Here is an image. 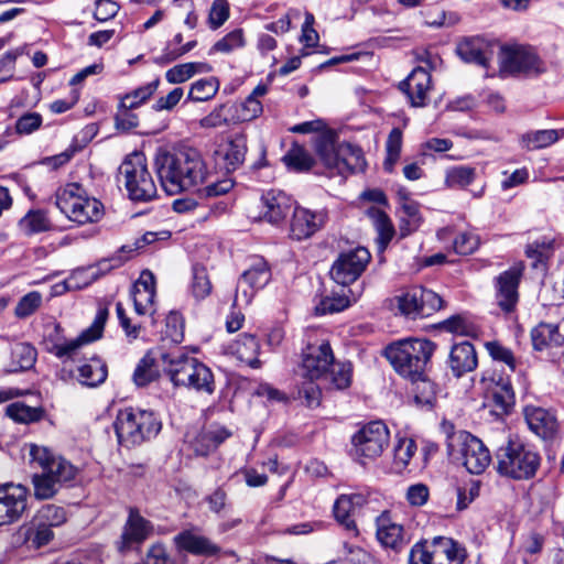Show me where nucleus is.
<instances>
[{"mask_svg":"<svg viewBox=\"0 0 564 564\" xmlns=\"http://www.w3.org/2000/svg\"><path fill=\"white\" fill-rule=\"evenodd\" d=\"M352 365L336 361L327 341L308 345L302 354V361L295 370L294 399L310 409L322 401V389L344 390L350 387Z\"/></svg>","mask_w":564,"mask_h":564,"instance_id":"obj_1","label":"nucleus"},{"mask_svg":"<svg viewBox=\"0 0 564 564\" xmlns=\"http://www.w3.org/2000/svg\"><path fill=\"white\" fill-rule=\"evenodd\" d=\"M153 164L161 186L169 195L192 191L209 176L202 154L194 148L160 149Z\"/></svg>","mask_w":564,"mask_h":564,"instance_id":"obj_2","label":"nucleus"},{"mask_svg":"<svg viewBox=\"0 0 564 564\" xmlns=\"http://www.w3.org/2000/svg\"><path fill=\"white\" fill-rule=\"evenodd\" d=\"M316 163H319L329 177L343 176L366 169V160L360 148L338 141L336 131L328 129L312 139Z\"/></svg>","mask_w":564,"mask_h":564,"instance_id":"obj_3","label":"nucleus"},{"mask_svg":"<svg viewBox=\"0 0 564 564\" xmlns=\"http://www.w3.org/2000/svg\"><path fill=\"white\" fill-rule=\"evenodd\" d=\"M163 368L175 387H185L198 393L212 394L215 390V380L212 370L188 357L181 350L161 355Z\"/></svg>","mask_w":564,"mask_h":564,"instance_id":"obj_4","label":"nucleus"},{"mask_svg":"<svg viewBox=\"0 0 564 564\" xmlns=\"http://www.w3.org/2000/svg\"><path fill=\"white\" fill-rule=\"evenodd\" d=\"M435 348L430 339L406 338L387 346L384 356L400 376L413 380L425 373Z\"/></svg>","mask_w":564,"mask_h":564,"instance_id":"obj_5","label":"nucleus"},{"mask_svg":"<svg viewBox=\"0 0 564 564\" xmlns=\"http://www.w3.org/2000/svg\"><path fill=\"white\" fill-rule=\"evenodd\" d=\"M495 463L500 476L528 480L535 476L541 456L531 445L520 440H508L496 451Z\"/></svg>","mask_w":564,"mask_h":564,"instance_id":"obj_6","label":"nucleus"},{"mask_svg":"<svg viewBox=\"0 0 564 564\" xmlns=\"http://www.w3.org/2000/svg\"><path fill=\"white\" fill-rule=\"evenodd\" d=\"M161 427L162 423L154 412L132 408L121 410L115 422L118 442L127 447L155 437Z\"/></svg>","mask_w":564,"mask_h":564,"instance_id":"obj_7","label":"nucleus"},{"mask_svg":"<svg viewBox=\"0 0 564 564\" xmlns=\"http://www.w3.org/2000/svg\"><path fill=\"white\" fill-rule=\"evenodd\" d=\"M56 206L70 220L79 225L97 223L104 216V205L91 197L77 183L67 184L56 195Z\"/></svg>","mask_w":564,"mask_h":564,"instance_id":"obj_8","label":"nucleus"},{"mask_svg":"<svg viewBox=\"0 0 564 564\" xmlns=\"http://www.w3.org/2000/svg\"><path fill=\"white\" fill-rule=\"evenodd\" d=\"M118 181L123 183L131 200L149 202L156 196L155 182L148 169L147 158L141 152L124 159L119 167Z\"/></svg>","mask_w":564,"mask_h":564,"instance_id":"obj_9","label":"nucleus"},{"mask_svg":"<svg viewBox=\"0 0 564 564\" xmlns=\"http://www.w3.org/2000/svg\"><path fill=\"white\" fill-rule=\"evenodd\" d=\"M447 453L453 460L462 463L468 473L482 474L492 462L489 449L481 440L466 431L448 436Z\"/></svg>","mask_w":564,"mask_h":564,"instance_id":"obj_10","label":"nucleus"},{"mask_svg":"<svg viewBox=\"0 0 564 564\" xmlns=\"http://www.w3.org/2000/svg\"><path fill=\"white\" fill-rule=\"evenodd\" d=\"M390 432L382 421H372L364 425L351 438L355 456L361 464L365 459L379 457L388 446Z\"/></svg>","mask_w":564,"mask_h":564,"instance_id":"obj_11","label":"nucleus"},{"mask_svg":"<svg viewBox=\"0 0 564 564\" xmlns=\"http://www.w3.org/2000/svg\"><path fill=\"white\" fill-rule=\"evenodd\" d=\"M107 317L108 310L100 308L93 324L87 329H85L78 337L61 343H53L52 346L47 347L48 352L56 356L64 364L70 360H76L84 345L93 343L101 337Z\"/></svg>","mask_w":564,"mask_h":564,"instance_id":"obj_12","label":"nucleus"},{"mask_svg":"<svg viewBox=\"0 0 564 564\" xmlns=\"http://www.w3.org/2000/svg\"><path fill=\"white\" fill-rule=\"evenodd\" d=\"M501 72L538 75L545 72V64L533 48L522 45L506 46L500 52Z\"/></svg>","mask_w":564,"mask_h":564,"instance_id":"obj_13","label":"nucleus"},{"mask_svg":"<svg viewBox=\"0 0 564 564\" xmlns=\"http://www.w3.org/2000/svg\"><path fill=\"white\" fill-rule=\"evenodd\" d=\"M370 259V252L364 247L341 252L332 265L330 275L336 283L346 286L361 275Z\"/></svg>","mask_w":564,"mask_h":564,"instance_id":"obj_14","label":"nucleus"},{"mask_svg":"<svg viewBox=\"0 0 564 564\" xmlns=\"http://www.w3.org/2000/svg\"><path fill=\"white\" fill-rule=\"evenodd\" d=\"M271 280V270L268 262L261 257L251 259L249 267L241 273L235 296V304L243 302L250 304L254 292L264 288Z\"/></svg>","mask_w":564,"mask_h":564,"instance_id":"obj_15","label":"nucleus"},{"mask_svg":"<svg viewBox=\"0 0 564 564\" xmlns=\"http://www.w3.org/2000/svg\"><path fill=\"white\" fill-rule=\"evenodd\" d=\"M29 489L22 485L4 484L0 486V525L18 521L28 506Z\"/></svg>","mask_w":564,"mask_h":564,"instance_id":"obj_16","label":"nucleus"},{"mask_svg":"<svg viewBox=\"0 0 564 564\" xmlns=\"http://www.w3.org/2000/svg\"><path fill=\"white\" fill-rule=\"evenodd\" d=\"M522 265H513L496 278V303L505 313H511L519 300Z\"/></svg>","mask_w":564,"mask_h":564,"instance_id":"obj_17","label":"nucleus"},{"mask_svg":"<svg viewBox=\"0 0 564 564\" xmlns=\"http://www.w3.org/2000/svg\"><path fill=\"white\" fill-rule=\"evenodd\" d=\"M153 532L152 523L143 518L137 509H130L123 525L118 550L123 553L133 545L143 543Z\"/></svg>","mask_w":564,"mask_h":564,"instance_id":"obj_18","label":"nucleus"},{"mask_svg":"<svg viewBox=\"0 0 564 564\" xmlns=\"http://www.w3.org/2000/svg\"><path fill=\"white\" fill-rule=\"evenodd\" d=\"M326 221L323 212H313L304 207H295L291 219V237L303 240L318 231Z\"/></svg>","mask_w":564,"mask_h":564,"instance_id":"obj_19","label":"nucleus"},{"mask_svg":"<svg viewBox=\"0 0 564 564\" xmlns=\"http://www.w3.org/2000/svg\"><path fill=\"white\" fill-rule=\"evenodd\" d=\"M261 219L270 224H279L289 215L293 202L280 189H270L261 197Z\"/></svg>","mask_w":564,"mask_h":564,"instance_id":"obj_20","label":"nucleus"},{"mask_svg":"<svg viewBox=\"0 0 564 564\" xmlns=\"http://www.w3.org/2000/svg\"><path fill=\"white\" fill-rule=\"evenodd\" d=\"M431 84L430 73L423 67H416L400 83L399 87L408 96L412 106L422 107L426 104Z\"/></svg>","mask_w":564,"mask_h":564,"instance_id":"obj_21","label":"nucleus"},{"mask_svg":"<svg viewBox=\"0 0 564 564\" xmlns=\"http://www.w3.org/2000/svg\"><path fill=\"white\" fill-rule=\"evenodd\" d=\"M376 523V535L383 547L400 552L406 546L408 540L403 527L393 522L387 512L381 513Z\"/></svg>","mask_w":564,"mask_h":564,"instance_id":"obj_22","label":"nucleus"},{"mask_svg":"<svg viewBox=\"0 0 564 564\" xmlns=\"http://www.w3.org/2000/svg\"><path fill=\"white\" fill-rule=\"evenodd\" d=\"M524 417L529 429L543 440H552L558 430L555 415L542 408L527 406Z\"/></svg>","mask_w":564,"mask_h":564,"instance_id":"obj_23","label":"nucleus"},{"mask_svg":"<svg viewBox=\"0 0 564 564\" xmlns=\"http://www.w3.org/2000/svg\"><path fill=\"white\" fill-rule=\"evenodd\" d=\"M366 499L360 494L340 495L334 505V514L336 520L354 535L358 534L357 525L354 520L357 510L364 506Z\"/></svg>","mask_w":564,"mask_h":564,"instance_id":"obj_24","label":"nucleus"},{"mask_svg":"<svg viewBox=\"0 0 564 564\" xmlns=\"http://www.w3.org/2000/svg\"><path fill=\"white\" fill-rule=\"evenodd\" d=\"M478 365L475 347L469 341L455 344L449 352L448 366L457 378L476 369Z\"/></svg>","mask_w":564,"mask_h":564,"instance_id":"obj_25","label":"nucleus"},{"mask_svg":"<svg viewBox=\"0 0 564 564\" xmlns=\"http://www.w3.org/2000/svg\"><path fill=\"white\" fill-rule=\"evenodd\" d=\"M155 297V279L150 271H143L133 285L132 300L139 315L151 312Z\"/></svg>","mask_w":564,"mask_h":564,"instance_id":"obj_26","label":"nucleus"},{"mask_svg":"<svg viewBox=\"0 0 564 564\" xmlns=\"http://www.w3.org/2000/svg\"><path fill=\"white\" fill-rule=\"evenodd\" d=\"M174 543L180 550L194 555L213 556L219 553L220 547L208 538L184 530L174 536Z\"/></svg>","mask_w":564,"mask_h":564,"instance_id":"obj_27","label":"nucleus"},{"mask_svg":"<svg viewBox=\"0 0 564 564\" xmlns=\"http://www.w3.org/2000/svg\"><path fill=\"white\" fill-rule=\"evenodd\" d=\"M434 564H463L467 557L466 549L446 536L434 538Z\"/></svg>","mask_w":564,"mask_h":564,"instance_id":"obj_28","label":"nucleus"},{"mask_svg":"<svg viewBox=\"0 0 564 564\" xmlns=\"http://www.w3.org/2000/svg\"><path fill=\"white\" fill-rule=\"evenodd\" d=\"M231 433L224 426L210 425L203 429L192 441V447L197 455L206 456L224 443Z\"/></svg>","mask_w":564,"mask_h":564,"instance_id":"obj_29","label":"nucleus"},{"mask_svg":"<svg viewBox=\"0 0 564 564\" xmlns=\"http://www.w3.org/2000/svg\"><path fill=\"white\" fill-rule=\"evenodd\" d=\"M77 370L78 381L87 387H97L104 383L108 376L107 365L96 356L85 359Z\"/></svg>","mask_w":564,"mask_h":564,"instance_id":"obj_30","label":"nucleus"},{"mask_svg":"<svg viewBox=\"0 0 564 564\" xmlns=\"http://www.w3.org/2000/svg\"><path fill=\"white\" fill-rule=\"evenodd\" d=\"M561 138H564V129L535 130L523 133L520 137V144L527 151H535L554 144Z\"/></svg>","mask_w":564,"mask_h":564,"instance_id":"obj_31","label":"nucleus"},{"mask_svg":"<svg viewBox=\"0 0 564 564\" xmlns=\"http://www.w3.org/2000/svg\"><path fill=\"white\" fill-rule=\"evenodd\" d=\"M532 345L535 350H544L551 347H560L564 344V337L558 327L550 323H540L531 330Z\"/></svg>","mask_w":564,"mask_h":564,"instance_id":"obj_32","label":"nucleus"},{"mask_svg":"<svg viewBox=\"0 0 564 564\" xmlns=\"http://www.w3.org/2000/svg\"><path fill=\"white\" fill-rule=\"evenodd\" d=\"M488 45L479 37L466 39L457 46V54L467 62L487 67Z\"/></svg>","mask_w":564,"mask_h":564,"instance_id":"obj_33","label":"nucleus"},{"mask_svg":"<svg viewBox=\"0 0 564 564\" xmlns=\"http://www.w3.org/2000/svg\"><path fill=\"white\" fill-rule=\"evenodd\" d=\"M366 214L378 232V245L379 249L382 251L392 240L394 236V227L389 216L380 208L370 207L367 209Z\"/></svg>","mask_w":564,"mask_h":564,"instance_id":"obj_34","label":"nucleus"},{"mask_svg":"<svg viewBox=\"0 0 564 564\" xmlns=\"http://www.w3.org/2000/svg\"><path fill=\"white\" fill-rule=\"evenodd\" d=\"M6 414L17 423L31 424L41 421L45 415V410L41 405H28L17 401L6 408Z\"/></svg>","mask_w":564,"mask_h":564,"instance_id":"obj_35","label":"nucleus"},{"mask_svg":"<svg viewBox=\"0 0 564 564\" xmlns=\"http://www.w3.org/2000/svg\"><path fill=\"white\" fill-rule=\"evenodd\" d=\"M282 160L288 169L294 172H307L316 164L311 153L297 143L291 145Z\"/></svg>","mask_w":564,"mask_h":564,"instance_id":"obj_36","label":"nucleus"},{"mask_svg":"<svg viewBox=\"0 0 564 564\" xmlns=\"http://www.w3.org/2000/svg\"><path fill=\"white\" fill-rule=\"evenodd\" d=\"M234 349L235 354L241 361L246 362L251 368L260 367L261 362L258 359L260 345L253 335L243 334L240 336L236 341Z\"/></svg>","mask_w":564,"mask_h":564,"instance_id":"obj_37","label":"nucleus"},{"mask_svg":"<svg viewBox=\"0 0 564 564\" xmlns=\"http://www.w3.org/2000/svg\"><path fill=\"white\" fill-rule=\"evenodd\" d=\"M416 449L417 446L414 440L409 437L399 438L393 447L392 469L397 474H402L410 465Z\"/></svg>","mask_w":564,"mask_h":564,"instance_id":"obj_38","label":"nucleus"},{"mask_svg":"<svg viewBox=\"0 0 564 564\" xmlns=\"http://www.w3.org/2000/svg\"><path fill=\"white\" fill-rule=\"evenodd\" d=\"M19 226L26 235H34L48 231L53 225L43 209H31L19 221Z\"/></svg>","mask_w":564,"mask_h":564,"instance_id":"obj_39","label":"nucleus"},{"mask_svg":"<svg viewBox=\"0 0 564 564\" xmlns=\"http://www.w3.org/2000/svg\"><path fill=\"white\" fill-rule=\"evenodd\" d=\"M494 411L497 414H507L514 403V394L509 381L497 383L491 391Z\"/></svg>","mask_w":564,"mask_h":564,"instance_id":"obj_40","label":"nucleus"},{"mask_svg":"<svg viewBox=\"0 0 564 564\" xmlns=\"http://www.w3.org/2000/svg\"><path fill=\"white\" fill-rule=\"evenodd\" d=\"M159 86L160 78H155L152 82L121 96L119 102L122 104L123 107L137 109L152 97V95L158 90Z\"/></svg>","mask_w":564,"mask_h":564,"instance_id":"obj_41","label":"nucleus"},{"mask_svg":"<svg viewBox=\"0 0 564 564\" xmlns=\"http://www.w3.org/2000/svg\"><path fill=\"white\" fill-rule=\"evenodd\" d=\"M210 67L205 63H184L175 65L165 73L170 84H181L188 80L197 73L209 72Z\"/></svg>","mask_w":564,"mask_h":564,"instance_id":"obj_42","label":"nucleus"},{"mask_svg":"<svg viewBox=\"0 0 564 564\" xmlns=\"http://www.w3.org/2000/svg\"><path fill=\"white\" fill-rule=\"evenodd\" d=\"M247 153V138L243 134L235 135L228 143L225 161L227 170L238 169L245 161Z\"/></svg>","mask_w":564,"mask_h":564,"instance_id":"obj_43","label":"nucleus"},{"mask_svg":"<svg viewBox=\"0 0 564 564\" xmlns=\"http://www.w3.org/2000/svg\"><path fill=\"white\" fill-rule=\"evenodd\" d=\"M13 371L29 370L36 361V349L28 343H18L11 350Z\"/></svg>","mask_w":564,"mask_h":564,"instance_id":"obj_44","label":"nucleus"},{"mask_svg":"<svg viewBox=\"0 0 564 564\" xmlns=\"http://www.w3.org/2000/svg\"><path fill=\"white\" fill-rule=\"evenodd\" d=\"M45 471L59 482V485H63L75 480L79 469L67 459L57 456L54 460H51V465Z\"/></svg>","mask_w":564,"mask_h":564,"instance_id":"obj_45","label":"nucleus"},{"mask_svg":"<svg viewBox=\"0 0 564 564\" xmlns=\"http://www.w3.org/2000/svg\"><path fill=\"white\" fill-rule=\"evenodd\" d=\"M32 484L34 487V497L39 500L53 498L62 486L46 471L34 474L32 476Z\"/></svg>","mask_w":564,"mask_h":564,"instance_id":"obj_46","label":"nucleus"},{"mask_svg":"<svg viewBox=\"0 0 564 564\" xmlns=\"http://www.w3.org/2000/svg\"><path fill=\"white\" fill-rule=\"evenodd\" d=\"M234 110L232 119L238 122L251 121L262 113V105L257 97L250 95L245 101L228 109Z\"/></svg>","mask_w":564,"mask_h":564,"instance_id":"obj_47","label":"nucleus"},{"mask_svg":"<svg viewBox=\"0 0 564 564\" xmlns=\"http://www.w3.org/2000/svg\"><path fill=\"white\" fill-rule=\"evenodd\" d=\"M476 178V169L467 165L451 167L446 171L445 183L452 188H465Z\"/></svg>","mask_w":564,"mask_h":564,"instance_id":"obj_48","label":"nucleus"},{"mask_svg":"<svg viewBox=\"0 0 564 564\" xmlns=\"http://www.w3.org/2000/svg\"><path fill=\"white\" fill-rule=\"evenodd\" d=\"M66 519L65 509L55 505L43 506L33 518L35 523H41L50 529L62 525Z\"/></svg>","mask_w":564,"mask_h":564,"instance_id":"obj_49","label":"nucleus"},{"mask_svg":"<svg viewBox=\"0 0 564 564\" xmlns=\"http://www.w3.org/2000/svg\"><path fill=\"white\" fill-rule=\"evenodd\" d=\"M413 383V394L416 404L422 406H432L436 398L435 384L425 377V373L417 379L411 380Z\"/></svg>","mask_w":564,"mask_h":564,"instance_id":"obj_50","label":"nucleus"},{"mask_svg":"<svg viewBox=\"0 0 564 564\" xmlns=\"http://www.w3.org/2000/svg\"><path fill=\"white\" fill-rule=\"evenodd\" d=\"M218 89L219 82L217 78H203L192 84L188 99L193 101H207L217 94Z\"/></svg>","mask_w":564,"mask_h":564,"instance_id":"obj_51","label":"nucleus"},{"mask_svg":"<svg viewBox=\"0 0 564 564\" xmlns=\"http://www.w3.org/2000/svg\"><path fill=\"white\" fill-rule=\"evenodd\" d=\"M402 149V131L399 128H393L386 142L387 158L383 162V167L387 172L391 173L398 162Z\"/></svg>","mask_w":564,"mask_h":564,"instance_id":"obj_52","label":"nucleus"},{"mask_svg":"<svg viewBox=\"0 0 564 564\" xmlns=\"http://www.w3.org/2000/svg\"><path fill=\"white\" fill-rule=\"evenodd\" d=\"M54 538L53 530L32 520L25 533V542L32 549H41L47 545Z\"/></svg>","mask_w":564,"mask_h":564,"instance_id":"obj_53","label":"nucleus"},{"mask_svg":"<svg viewBox=\"0 0 564 564\" xmlns=\"http://www.w3.org/2000/svg\"><path fill=\"white\" fill-rule=\"evenodd\" d=\"M419 286H414L401 295L395 296L399 311L406 316L421 317V305L419 300Z\"/></svg>","mask_w":564,"mask_h":564,"instance_id":"obj_54","label":"nucleus"},{"mask_svg":"<svg viewBox=\"0 0 564 564\" xmlns=\"http://www.w3.org/2000/svg\"><path fill=\"white\" fill-rule=\"evenodd\" d=\"M158 370L154 366V359L150 355H145L137 365L133 371V382L138 387H144L155 380Z\"/></svg>","mask_w":564,"mask_h":564,"instance_id":"obj_55","label":"nucleus"},{"mask_svg":"<svg viewBox=\"0 0 564 564\" xmlns=\"http://www.w3.org/2000/svg\"><path fill=\"white\" fill-rule=\"evenodd\" d=\"M164 340L180 344L184 338V319L178 312H170L165 318Z\"/></svg>","mask_w":564,"mask_h":564,"instance_id":"obj_56","label":"nucleus"},{"mask_svg":"<svg viewBox=\"0 0 564 564\" xmlns=\"http://www.w3.org/2000/svg\"><path fill=\"white\" fill-rule=\"evenodd\" d=\"M192 292L198 300H203L210 294L212 283L205 267L195 265L193 268Z\"/></svg>","mask_w":564,"mask_h":564,"instance_id":"obj_57","label":"nucleus"},{"mask_svg":"<svg viewBox=\"0 0 564 564\" xmlns=\"http://www.w3.org/2000/svg\"><path fill=\"white\" fill-rule=\"evenodd\" d=\"M350 305V300L345 293H333L330 296H325L316 306L318 314L336 313L347 308Z\"/></svg>","mask_w":564,"mask_h":564,"instance_id":"obj_58","label":"nucleus"},{"mask_svg":"<svg viewBox=\"0 0 564 564\" xmlns=\"http://www.w3.org/2000/svg\"><path fill=\"white\" fill-rule=\"evenodd\" d=\"M421 317L430 316L443 307L442 297L432 290L419 286Z\"/></svg>","mask_w":564,"mask_h":564,"instance_id":"obj_59","label":"nucleus"},{"mask_svg":"<svg viewBox=\"0 0 564 564\" xmlns=\"http://www.w3.org/2000/svg\"><path fill=\"white\" fill-rule=\"evenodd\" d=\"M41 293L36 291L30 292L20 299L15 306L14 314L19 318H25L35 313L36 310L41 306Z\"/></svg>","mask_w":564,"mask_h":564,"instance_id":"obj_60","label":"nucleus"},{"mask_svg":"<svg viewBox=\"0 0 564 564\" xmlns=\"http://www.w3.org/2000/svg\"><path fill=\"white\" fill-rule=\"evenodd\" d=\"M245 45L243 32L240 29L234 30L226 36L217 41L212 47V52L230 53Z\"/></svg>","mask_w":564,"mask_h":564,"instance_id":"obj_61","label":"nucleus"},{"mask_svg":"<svg viewBox=\"0 0 564 564\" xmlns=\"http://www.w3.org/2000/svg\"><path fill=\"white\" fill-rule=\"evenodd\" d=\"M479 237L473 232H460L454 240V251L458 254L467 256L473 253L479 247Z\"/></svg>","mask_w":564,"mask_h":564,"instance_id":"obj_62","label":"nucleus"},{"mask_svg":"<svg viewBox=\"0 0 564 564\" xmlns=\"http://www.w3.org/2000/svg\"><path fill=\"white\" fill-rule=\"evenodd\" d=\"M434 540L427 543L415 544L409 556L410 564H434Z\"/></svg>","mask_w":564,"mask_h":564,"instance_id":"obj_63","label":"nucleus"},{"mask_svg":"<svg viewBox=\"0 0 564 564\" xmlns=\"http://www.w3.org/2000/svg\"><path fill=\"white\" fill-rule=\"evenodd\" d=\"M344 549L346 551L345 558L348 564H378L371 553L359 546L345 543Z\"/></svg>","mask_w":564,"mask_h":564,"instance_id":"obj_64","label":"nucleus"}]
</instances>
